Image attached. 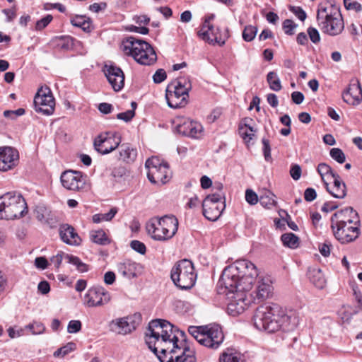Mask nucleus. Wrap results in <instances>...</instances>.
<instances>
[{
    "label": "nucleus",
    "instance_id": "1",
    "mask_svg": "<svg viewBox=\"0 0 362 362\" xmlns=\"http://www.w3.org/2000/svg\"><path fill=\"white\" fill-rule=\"evenodd\" d=\"M145 341L160 362H196L193 350L187 346H178L173 325L167 320L157 319L151 321Z\"/></svg>",
    "mask_w": 362,
    "mask_h": 362
},
{
    "label": "nucleus",
    "instance_id": "2",
    "mask_svg": "<svg viewBox=\"0 0 362 362\" xmlns=\"http://www.w3.org/2000/svg\"><path fill=\"white\" fill-rule=\"evenodd\" d=\"M257 276L256 266L248 260L240 259L224 269L218 284L230 291L237 288L250 291Z\"/></svg>",
    "mask_w": 362,
    "mask_h": 362
},
{
    "label": "nucleus",
    "instance_id": "3",
    "mask_svg": "<svg viewBox=\"0 0 362 362\" xmlns=\"http://www.w3.org/2000/svg\"><path fill=\"white\" fill-rule=\"evenodd\" d=\"M317 22L321 31L330 36L339 35L344 28L339 8L329 1L319 5Z\"/></svg>",
    "mask_w": 362,
    "mask_h": 362
},
{
    "label": "nucleus",
    "instance_id": "4",
    "mask_svg": "<svg viewBox=\"0 0 362 362\" xmlns=\"http://www.w3.org/2000/svg\"><path fill=\"white\" fill-rule=\"evenodd\" d=\"M122 49L125 54L132 56L141 65L151 66L157 60V55L152 46L142 40L133 37L122 42Z\"/></svg>",
    "mask_w": 362,
    "mask_h": 362
},
{
    "label": "nucleus",
    "instance_id": "5",
    "mask_svg": "<svg viewBox=\"0 0 362 362\" xmlns=\"http://www.w3.org/2000/svg\"><path fill=\"white\" fill-rule=\"evenodd\" d=\"M188 332L201 345L211 349H217L224 340L222 328L218 324L190 326Z\"/></svg>",
    "mask_w": 362,
    "mask_h": 362
},
{
    "label": "nucleus",
    "instance_id": "6",
    "mask_svg": "<svg viewBox=\"0 0 362 362\" xmlns=\"http://www.w3.org/2000/svg\"><path fill=\"white\" fill-rule=\"evenodd\" d=\"M177 228L178 221L174 216L153 217L146 224L148 235L158 241L171 239L175 235Z\"/></svg>",
    "mask_w": 362,
    "mask_h": 362
},
{
    "label": "nucleus",
    "instance_id": "7",
    "mask_svg": "<svg viewBox=\"0 0 362 362\" xmlns=\"http://www.w3.org/2000/svg\"><path fill=\"white\" fill-rule=\"evenodd\" d=\"M28 207L24 198L16 192H7L0 197V218L11 220L24 216Z\"/></svg>",
    "mask_w": 362,
    "mask_h": 362
},
{
    "label": "nucleus",
    "instance_id": "8",
    "mask_svg": "<svg viewBox=\"0 0 362 362\" xmlns=\"http://www.w3.org/2000/svg\"><path fill=\"white\" fill-rule=\"evenodd\" d=\"M281 306L276 303L266 304L257 308L253 316L254 325L259 330L274 332L279 329L278 315Z\"/></svg>",
    "mask_w": 362,
    "mask_h": 362
},
{
    "label": "nucleus",
    "instance_id": "9",
    "mask_svg": "<svg viewBox=\"0 0 362 362\" xmlns=\"http://www.w3.org/2000/svg\"><path fill=\"white\" fill-rule=\"evenodd\" d=\"M170 277L177 287L182 290L190 289L197 280L193 263L186 259L177 262L171 269Z\"/></svg>",
    "mask_w": 362,
    "mask_h": 362
},
{
    "label": "nucleus",
    "instance_id": "10",
    "mask_svg": "<svg viewBox=\"0 0 362 362\" xmlns=\"http://www.w3.org/2000/svg\"><path fill=\"white\" fill-rule=\"evenodd\" d=\"M214 187L218 192L208 195L202 202L203 215L212 221H216L226 208L222 184H216Z\"/></svg>",
    "mask_w": 362,
    "mask_h": 362
},
{
    "label": "nucleus",
    "instance_id": "11",
    "mask_svg": "<svg viewBox=\"0 0 362 362\" xmlns=\"http://www.w3.org/2000/svg\"><path fill=\"white\" fill-rule=\"evenodd\" d=\"M147 168V177L153 184L164 185L171 177V172L167 163L156 156L148 158L145 163Z\"/></svg>",
    "mask_w": 362,
    "mask_h": 362
},
{
    "label": "nucleus",
    "instance_id": "12",
    "mask_svg": "<svg viewBox=\"0 0 362 362\" xmlns=\"http://www.w3.org/2000/svg\"><path fill=\"white\" fill-rule=\"evenodd\" d=\"M141 322V315L136 313L127 316L117 317L109 322L110 332L119 335H127L133 332Z\"/></svg>",
    "mask_w": 362,
    "mask_h": 362
},
{
    "label": "nucleus",
    "instance_id": "13",
    "mask_svg": "<svg viewBox=\"0 0 362 362\" xmlns=\"http://www.w3.org/2000/svg\"><path fill=\"white\" fill-rule=\"evenodd\" d=\"M35 110L43 115H52L55 110V99L50 88L41 86L38 88L33 100Z\"/></svg>",
    "mask_w": 362,
    "mask_h": 362
},
{
    "label": "nucleus",
    "instance_id": "14",
    "mask_svg": "<svg viewBox=\"0 0 362 362\" xmlns=\"http://www.w3.org/2000/svg\"><path fill=\"white\" fill-rule=\"evenodd\" d=\"M122 137L117 132H105L98 135L93 141L94 149L100 154H107L119 146Z\"/></svg>",
    "mask_w": 362,
    "mask_h": 362
},
{
    "label": "nucleus",
    "instance_id": "15",
    "mask_svg": "<svg viewBox=\"0 0 362 362\" xmlns=\"http://www.w3.org/2000/svg\"><path fill=\"white\" fill-rule=\"evenodd\" d=\"M62 186L69 190L81 191L90 188L87 176L80 171L66 170L60 177Z\"/></svg>",
    "mask_w": 362,
    "mask_h": 362
},
{
    "label": "nucleus",
    "instance_id": "16",
    "mask_svg": "<svg viewBox=\"0 0 362 362\" xmlns=\"http://www.w3.org/2000/svg\"><path fill=\"white\" fill-rule=\"evenodd\" d=\"M111 300L110 294L102 286H93L83 296V303L88 308L100 307Z\"/></svg>",
    "mask_w": 362,
    "mask_h": 362
},
{
    "label": "nucleus",
    "instance_id": "17",
    "mask_svg": "<svg viewBox=\"0 0 362 362\" xmlns=\"http://www.w3.org/2000/svg\"><path fill=\"white\" fill-rule=\"evenodd\" d=\"M330 227L334 238L342 244L354 241L361 234V223L358 225L331 224Z\"/></svg>",
    "mask_w": 362,
    "mask_h": 362
},
{
    "label": "nucleus",
    "instance_id": "18",
    "mask_svg": "<svg viewBox=\"0 0 362 362\" xmlns=\"http://www.w3.org/2000/svg\"><path fill=\"white\" fill-rule=\"evenodd\" d=\"M176 122V131L183 136L199 139L204 135V128L199 122L186 118H177Z\"/></svg>",
    "mask_w": 362,
    "mask_h": 362
},
{
    "label": "nucleus",
    "instance_id": "19",
    "mask_svg": "<svg viewBox=\"0 0 362 362\" xmlns=\"http://www.w3.org/2000/svg\"><path fill=\"white\" fill-rule=\"evenodd\" d=\"M227 291V295L231 294V296H228L230 298L227 308L228 313L233 316L242 313L250 303L247 299L246 292L247 291H241L238 288L234 291Z\"/></svg>",
    "mask_w": 362,
    "mask_h": 362
},
{
    "label": "nucleus",
    "instance_id": "20",
    "mask_svg": "<svg viewBox=\"0 0 362 362\" xmlns=\"http://www.w3.org/2000/svg\"><path fill=\"white\" fill-rule=\"evenodd\" d=\"M360 222L358 214L351 207L337 211L331 218V224L335 225H358Z\"/></svg>",
    "mask_w": 362,
    "mask_h": 362
},
{
    "label": "nucleus",
    "instance_id": "21",
    "mask_svg": "<svg viewBox=\"0 0 362 362\" xmlns=\"http://www.w3.org/2000/svg\"><path fill=\"white\" fill-rule=\"evenodd\" d=\"M279 329L289 332L293 330L299 324L300 316L295 310H284L281 307V311L277 317Z\"/></svg>",
    "mask_w": 362,
    "mask_h": 362
},
{
    "label": "nucleus",
    "instance_id": "22",
    "mask_svg": "<svg viewBox=\"0 0 362 362\" xmlns=\"http://www.w3.org/2000/svg\"><path fill=\"white\" fill-rule=\"evenodd\" d=\"M105 74L115 91L117 92L123 88L124 74L119 67L115 65H105Z\"/></svg>",
    "mask_w": 362,
    "mask_h": 362
},
{
    "label": "nucleus",
    "instance_id": "23",
    "mask_svg": "<svg viewBox=\"0 0 362 362\" xmlns=\"http://www.w3.org/2000/svg\"><path fill=\"white\" fill-rule=\"evenodd\" d=\"M18 152L10 146L0 147V170L7 171L18 163Z\"/></svg>",
    "mask_w": 362,
    "mask_h": 362
},
{
    "label": "nucleus",
    "instance_id": "24",
    "mask_svg": "<svg viewBox=\"0 0 362 362\" xmlns=\"http://www.w3.org/2000/svg\"><path fill=\"white\" fill-rule=\"evenodd\" d=\"M273 291L272 281L269 276L259 278L256 290L250 296L255 303H259L269 298Z\"/></svg>",
    "mask_w": 362,
    "mask_h": 362
},
{
    "label": "nucleus",
    "instance_id": "25",
    "mask_svg": "<svg viewBox=\"0 0 362 362\" xmlns=\"http://www.w3.org/2000/svg\"><path fill=\"white\" fill-rule=\"evenodd\" d=\"M207 36L209 37V40L203 38L199 35V30L197 32L198 37L202 40L203 41L208 42L211 45L218 44L220 46H222L225 44L226 40L228 38L229 34L228 29L221 30L220 28H214V25H211V29L207 31Z\"/></svg>",
    "mask_w": 362,
    "mask_h": 362
},
{
    "label": "nucleus",
    "instance_id": "26",
    "mask_svg": "<svg viewBox=\"0 0 362 362\" xmlns=\"http://www.w3.org/2000/svg\"><path fill=\"white\" fill-rule=\"evenodd\" d=\"M119 274L127 279L137 276L141 272L142 267L140 264L130 259H125L117 265Z\"/></svg>",
    "mask_w": 362,
    "mask_h": 362
},
{
    "label": "nucleus",
    "instance_id": "27",
    "mask_svg": "<svg viewBox=\"0 0 362 362\" xmlns=\"http://www.w3.org/2000/svg\"><path fill=\"white\" fill-rule=\"evenodd\" d=\"M59 233L61 240L67 245L77 246L81 243V239L78 233L69 224L61 225L59 228Z\"/></svg>",
    "mask_w": 362,
    "mask_h": 362
},
{
    "label": "nucleus",
    "instance_id": "28",
    "mask_svg": "<svg viewBox=\"0 0 362 362\" xmlns=\"http://www.w3.org/2000/svg\"><path fill=\"white\" fill-rule=\"evenodd\" d=\"M254 120L250 117H245L241 119L238 125V132L240 137L248 146L255 136L256 129L252 126Z\"/></svg>",
    "mask_w": 362,
    "mask_h": 362
},
{
    "label": "nucleus",
    "instance_id": "29",
    "mask_svg": "<svg viewBox=\"0 0 362 362\" xmlns=\"http://www.w3.org/2000/svg\"><path fill=\"white\" fill-rule=\"evenodd\" d=\"M36 218L42 223L48 225L50 228L55 227L57 220L51 211L44 205H38L35 209Z\"/></svg>",
    "mask_w": 362,
    "mask_h": 362
},
{
    "label": "nucleus",
    "instance_id": "30",
    "mask_svg": "<svg viewBox=\"0 0 362 362\" xmlns=\"http://www.w3.org/2000/svg\"><path fill=\"white\" fill-rule=\"evenodd\" d=\"M362 95V88L359 81L357 84H351L348 90L343 94V100L345 103L352 105H357L361 103V97Z\"/></svg>",
    "mask_w": 362,
    "mask_h": 362
},
{
    "label": "nucleus",
    "instance_id": "31",
    "mask_svg": "<svg viewBox=\"0 0 362 362\" xmlns=\"http://www.w3.org/2000/svg\"><path fill=\"white\" fill-rule=\"evenodd\" d=\"M118 159L126 163H133L137 156V151L132 145L127 143L119 144Z\"/></svg>",
    "mask_w": 362,
    "mask_h": 362
},
{
    "label": "nucleus",
    "instance_id": "32",
    "mask_svg": "<svg viewBox=\"0 0 362 362\" xmlns=\"http://www.w3.org/2000/svg\"><path fill=\"white\" fill-rule=\"evenodd\" d=\"M188 96H181L176 90L166 89L165 98L169 107L172 108H180L187 104Z\"/></svg>",
    "mask_w": 362,
    "mask_h": 362
},
{
    "label": "nucleus",
    "instance_id": "33",
    "mask_svg": "<svg viewBox=\"0 0 362 362\" xmlns=\"http://www.w3.org/2000/svg\"><path fill=\"white\" fill-rule=\"evenodd\" d=\"M326 189L335 198L342 199L346 194V185L341 180L339 175L333 179V185L332 187H329L327 183Z\"/></svg>",
    "mask_w": 362,
    "mask_h": 362
},
{
    "label": "nucleus",
    "instance_id": "34",
    "mask_svg": "<svg viewBox=\"0 0 362 362\" xmlns=\"http://www.w3.org/2000/svg\"><path fill=\"white\" fill-rule=\"evenodd\" d=\"M308 276L310 282L317 288L322 289L326 286V279L322 270L319 268H310Z\"/></svg>",
    "mask_w": 362,
    "mask_h": 362
},
{
    "label": "nucleus",
    "instance_id": "35",
    "mask_svg": "<svg viewBox=\"0 0 362 362\" xmlns=\"http://www.w3.org/2000/svg\"><path fill=\"white\" fill-rule=\"evenodd\" d=\"M190 81L185 78H180L178 80L171 83L167 87V89L176 90L181 96H188V92L191 89Z\"/></svg>",
    "mask_w": 362,
    "mask_h": 362
},
{
    "label": "nucleus",
    "instance_id": "36",
    "mask_svg": "<svg viewBox=\"0 0 362 362\" xmlns=\"http://www.w3.org/2000/svg\"><path fill=\"white\" fill-rule=\"evenodd\" d=\"M317 171L321 177L325 187H327L328 181L333 180L339 175L334 173L332 168L325 163H320L317 168Z\"/></svg>",
    "mask_w": 362,
    "mask_h": 362
},
{
    "label": "nucleus",
    "instance_id": "37",
    "mask_svg": "<svg viewBox=\"0 0 362 362\" xmlns=\"http://www.w3.org/2000/svg\"><path fill=\"white\" fill-rule=\"evenodd\" d=\"M71 23L86 32H89L92 29V23L90 18L84 16H74L71 19Z\"/></svg>",
    "mask_w": 362,
    "mask_h": 362
},
{
    "label": "nucleus",
    "instance_id": "38",
    "mask_svg": "<svg viewBox=\"0 0 362 362\" xmlns=\"http://www.w3.org/2000/svg\"><path fill=\"white\" fill-rule=\"evenodd\" d=\"M90 238L94 243L105 245L110 243L107 235L103 230H92L90 232Z\"/></svg>",
    "mask_w": 362,
    "mask_h": 362
},
{
    "label": "nucleus",
    "instance_id": "39",
    "mask_svg": "<svg viewBox=\"0 0 362 362\" xmlns=\"http://www.w3.org/2000/svg\"><path fill=\"white\" fill-rule=\"evenodd\" d=\"M267 81L271 90L274 91H279L281 90V83L276 72H269L267 76Z\"/></svg>",
    "mask_w": 362,
    "mask_h": 362
},
{
    "label": "nucleus",
    "instance_id": "40",
    "mask_svg": "<svg viewBox=\"0 0 362 362\" xmlns=\"http://www.w3.org/2000/svg\"><path fill=\"white\" fill-rule=\"evenodd\" d=\"M65 260L73 265H74L77 270L80 272H86L88 270V266L81 261V259L72 255H65Z\"/></svg>",
    "mask_w": 362,
    "mask_h": 362
},
{
    "label": "nucleus",
    "instance_id": "41",
    "mask_svg": "<svg viewBox=\"0 0 362 362\" xmlns=\"http://www.w3.org/2000/svg\"><path fill=\"white\" fill-rule=\"evenodd\" d=\"M117 213V208H112L109 212L105 214H97L93 216V221L95 223H98L103 221H110Z\"/></svg>",
    "mask_w": 362,
    "mask_h": 362
},
{
    "label": "nucleus",
    "instance_id": "42",
    "mask_svg": "<svg viewBox=\"0 0 362 362\" xmlns=\"http://www.w3.org/2000/svg\"><path fill=\"white\" fill-rule=\"evenodd\" d=\"M281 239L285 246L291 248H296L298 246L299 239L292 233L283 234Z\"/></svg>",
    "mask_w": 362,
    "mask_h": 362
},
{
    "label": "nucleus",
    "instance_id": "43",
    "mask_svg": "<svg viewBox=\"0 0 362 362\" xmlns=\"http://www.w3.org/2000/svg\"><path fill=\"white\" fill-rule=\"evenodd\" d=\"M259 200L263 206L267 208H270L271 206H275L276 204L275 195L270 191H266L264 194L260 196Z\"/></svg>",
    "mask_w": 362,
    "mask_h": 362
},
{
    "label": "nucleus",
    "instance_id": "44",
    "mask_svg": "<svg viewBox=\"0 0 362 362\" xmlns=\"http://www.w3.org/2000/svg\"><path fill=\"white\" fill-rule=\"evenodd\" d=\"M220 362H243L240 354L228 350L220 356Z\"/></svg>",
    "mask_w": 362,
    "mask_h": 362
},
{
    "label": "nucleus",
    "instance_id": "45",
    "mask_svg": "<svg viewBox=\"0 0 362 362\" xmlns=\"http://www.w3.org/2000/svg\"><path fill=\"white\" fill-rule=\"evenodd\" d=\"M76 349V344L74 342H69L65 346L58 349L53 354L56 358H63L71 351Z\"/></svg>",
    "mask_w": 362,
    "mask_h": 362
},
{
    "label": "nucleus",
    "instance_id": "46",
    "mask_svg": "<svg viewBox=\"0 0 362 362\" xmlns=\"http://www.w3.org/2000/svg\"><path fill=\"white\" fill-rule=\"evenodd\" d=\"M358 311L353 310L350 306H343L338 312L339 317L343 322H349L351 316L356 314Z\"/></svg>",
    "mask_w": 362,
    "mask_h": 362
},
{
    "label": "nucleus",
    "instance_id": "47",
    "mask_svg": "<svg viewBox=\"0 0 362 362\" xmlns=\"http://www.w3.org/2000/svg\"><path fill=\"white\" fill-rule=\"evenodd\" d=\"M215 15L211 14L209 16L206 17L204 23H202L200 29H199V35L205 39L209 40V37L207 36V31L210 30L211 29V25H213L211 23V21L214 18Z\"/></svg>",
    "mask_w": 362,
    "mask_h": 362
},
{
    "label": "nucleus",
    "instance_id": "48",
    "mask_svg": "<svg viewBox=\"0 0 362 362\" xmlns=\"http://www.w3.org/2000/svg\"><path fill=\"white\" fill-rule=\"evenodd\" d=\"M257 28L253 25H247L243 32V38L247 42H250L255 37Z\"/></svg>",
    "mask_w": 362,
    "mask_h": 362
},
{
    "label": "nucleus",
    "instance_id": "49",
    "mask_svg": "<svg viewBox=\"0 0 362 362\" xmlns=\"http://www.w3.org/2000/svg\"><path fill=\"white\" fill-rule=\"evenodd\" d=\"M329 155L332 159L337 163L342 164L346 160V156L339 148H333L329 151Z\"/></svg>",
    "mask_w": 362,
    "mask_h": 362
},
{
    "label": "nucleus",
    "instance_id": "50",
    "mask_svg": "<svg viewBox=\"0 0 362 362\" xmlns=\"http://www.w3.org/2000/svg\"><path fill=\"white\" fill-rule=\"evenodd\" d=\"M25 328L30 329L33 334H42L45 327L41 322H34L32 324H29Z\"/></svg>",
    "mask_w": 362,
    "mask_h": 362
},
{
    "label": "nucleus",
    "instance_id": "51",
    "mask_svg": "<svg viewBox=\"0 0 362 362\" xmlns=\"http://www.w3.org/2000/svg\"><path fill=\"white\" fill-rule=\"evenodd\" d=\"M296 27L297 25L292 20L286 19L283 22V29L287 35H293Z\"/></svg>",
    "mask_w": 362,
    "mask_h": 362
},
{
    "label": "nucleus",
    "instance_id": "52",
    "mask_svg": "<svg viewBox=\"0 0 362 362\" xmlns=\"http://www.w3.org/2000/svg\"><path fill=\"white\" fill-rule=\"evenodd\" d=\"M245 200L249 204L255 205L258 202L259 199L257 194L252 189H247L245 191Z\"/></svg>",
    "mask_w": 362,
    "mask_h": 362
},
{
    "label": "nucleus",
    "instance_id": "53",
    "mask_svg": "<svg viewBox=\"0 0 362 362\" xmlns=\"http://www.w3.org/2000/svg\"><path fill=\"white\" fill-rule=\"evenodd\" d=\"M289 10L301 21H304L307 17L306 13L300 6H290Z\"/></svg>",
    "mask_w": 362,
    "mask_h": 362
},
{
    "label": "nucleus",
    "instance_id": "54",
    "mask_svg": "<svg viewBox=\"0 0 362 362\" xmlns=\"http://www.w3.org/2000/svg\"><path fill=\"white\" fill-rule=\"evenodd\" d=\"M52 16L48 14L45 17L37 21L35 25V29L37 30H41L44 29L48 24L52 21Z\"/></svg>",
    "mask_w": 362,
    "mask_h": 362
},
{
    "label": "nucleus",
    "instance_id": "55",
    "mask_svg": "<svg viewBox=\"0 0 362 362\" xmlns=\"http://www.w3.org/2000/svg\"><path fill=\"white\" fill-rule=\"evenodd\" d=\"M344 4L347 10L358 12L361 10V5L355 0H344Z\"/></svg>",
    "mask_w": 362,
    "mask_h": 362
},
{
    "label": "nucleus",
    "instance_id": "56",
    "mask_svg": "<svg viewBox=\"0 0 362 362\" xmlns=\"http://www.w3.org/2000/svg\"><path fill=\"white\" fill-rule=\"evenodd\" d=\"M130 245L131 247L136 252L141 255H144L146 253V247L143 243L135 240L131 242Z\"/></svg>",
    "mask_w": 362,
    "mask_h": 362
},
{
    "label": "nucleus",
    "instance_id": "57",
    "mask_svg": "<svg viewBox=\"0 0 362 362\" xmlns=\"http://www.w3.org/2000/svg\"><path fill=\"white\" fill-rule=\"evenodd\" d=\"M63 252H59L56 255L50 258V262L52 264L54 265L56 268H59L61 263L63 259H65V255H67Z\"/></svg>",
    "mask_w": 362,
    "mask_h": 362
},
{
    "label": "nucleus",
    "instance_id": "58",
    "mask_svg": "<svg viewBox=\"0 0 362 362\" xmlns=\"http://www.w3.org/2000/svg\"><path fill=\"white\" fill-rule=\"evenodd\" d=\"M81 329V322L79 320H71L67 327L69 333H76Z\"/></svg>",
    "mask_w": 362,
    "mask_h": 362
},
{
    "label": "nucleus",
    "instance_id": "59",
    "mask_svg": "<svg viewBox=\"0 0 362 362\" xmlns=\"http://www.w3.org/2000/svg\"><path fill=\"white\" fill-rule=\"evenodd\" d=\"M262 144H263V153H264V158L267 161H269L272 159V156H271V147H270L269 140L265 138H263L262 139Z\"/></svg>",
    "mask_w": 362,
    "mask_h": 362
},
{
    "label": "nucleus",
    "instance_id": "60",
    "mask_svg": "<svg viewBox=\"0 0 362 362\" xmlns=\"http://www.w3.org/2000/svg\"><path fill=\"white\" fill-rule=\"evenodd\" d=\"M135 115V112L134 110H129L124 112L118 113L117 115V118L118 119L123 120L126 122H129Z\"/></svg>",
    "mask_w": 362,
    "mask_h": 362
},
{
    "label": "nucleus",
    "instance_id": "61",
    "mask_svg": "<svg viewBox=\"0 0 362 362\" xmlns=\"http://www.w3.org/2000/svg\"><path fill=\"white\" fill-rule=\"evenodd\" d=\"M308 34L309 35V37L310 40L316 44L318 43L320 41V36L318 30L315 28H309L308 29Z\"/></svg>",
    "mask_w": 362,
    "mask_h": 362
},
{
    "label": "nucleus",
    "instance_id": "62",
    "mask_svg": "<svg viewBox=\"0 0 362 362\" xmlns=\"http://www.w3.org/2000/svg\"><path fill=\"white\" fill-rule=\"evenodd\" d=\"M167 77L166 72L163 69H158L153 76L154 83H160L163 82Z\"/></svg>",
    "mask_w": 362,
    "mask_h": 362
},
{
    "label": "nucleus",
    "instance_id": "63",
    "mask_svg": "<svg viewBox=\"0 0 362 362\" xmlns=\"http://www.w3.org/2000/svg\"><path fill=\"white\" fill-rule=\"evenodd\" d=\"M301 168L299 165H293L290 170V175L294 180H298L301 176Z\"/></svg>",
    "mask_w": 362,
    "mask_h": 362
},
{
    "label": "nucleus",
    "instance_id": "64",
    "mask_svg": "<svg viewBox=\"0 0 362 362\" xmlns=\"http://www.w3.org/2000/svg\"><path fill=\"white\" fill-rule=\"evenodd\" d=\"M35 265L40 269H45L48 266V261L44 257H38L35 259Z\"/></svg>",
    "mask_w": 362,
    "mask_h": 362
}]
</instances>
